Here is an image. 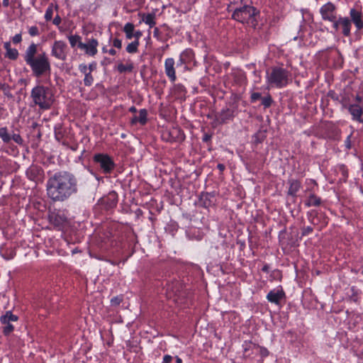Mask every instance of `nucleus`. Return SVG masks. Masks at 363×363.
<instances>
[{"label":"nucleus","instance_id":"48","mask_svg":"<svg viewBox=\"0 0 363 363\" xmlns=\"http://www.w3.org/2000/svg\"><path fill=\"white\" fill-rule=\"evenodd\" d=\"M346 147L350 149L351 145H350V137L347 138V142H346Z\"/></svg>","mask_w":363,"mask_h":363},{"label":"nucleus","instance_id":"26","mask_svg":"<svg viewBox=\"0 0 363 363\" xmlns=\"http://www.w3.org/2000/svg\"><path fill=\"white\" fill-rule=\"evenodd\" d=\"M144 22L149 25L150 27H152L155 25V16L153 14H148L143 18Z\"/></svg>","mask_w":363,"mask_h":363},{"label":"nucleus","instance_id":"9","mask_svg":"<svg viewBox=\"0 0 363 363\" xmlns=\"http://www.w3.org/2000/svg\"><path fill=\"white\" fill-rule=\"evenodd\" d=\"M97 40L95 39H91L89 40L87 43H80L79 45V48L80 49L84 50L86 54L94 56L97 52Z\"/></svg>","mask_w":363,"mask_h":363},{"label":"nucleus","instance_id":"8","mask_svg":"<svg viewBox=\"0 0 363 363\" xmlns=\"http://www.w3.org/2000/svg\"><path fill=\"white\" fill-rule=\"evenodd\" d=\"M335 6L332 3H327L320 9V13L325 20L335 21L336 16L335 15Z\"/></svg>","mask_w":363,"mask_h":363},{"label":"nucleus","instance_id":"19","mask_svg":"<svg viewBox=\"0 0 363 363\" xmlns=\"http://www.w3.org/2000/svg\"><path fill=\"white\" fill-rule=\"evenodd\" d=\"M17 320L18 317L13 315L11 311H7L4 315L1 317V322L3 324L9 323L10 321H16Z\"/></svg>","mask_w":363,"mask_h":363},{"label":"nucleus","instance_id":"28","mask_svg":"<svg viewBox=\"0 0 363 363\" xmlns=\"http://www.w3.org/2000/svg\"><path fill=\"white\" fill-rule=\"evenodd\" d=\"M272 99L269 95L262 98V104L264 108H269L272 105Z\"/></svg>","mask_w":363,"mask_h":363},{"label":"nucleus","instance_id":"55","mask_svg":"<svg viewBox=\"0 0 363 363\" xmlns=\"http://www.w3.org/2000/svg\"><path fill=\"white\" fill-rule=\"evenodd\" d=\"M102 50L104 52H107L108 51L106 48H103Z\"/></svg>","mask_w":363,"mask_h":363},{"label":"nucleus","instance_id":"49","mask_svg":"<svg viewBox=\"0 0 363 363\" xmlns=\"http://www.w3.org/2000/svg\"><path fill=\"white\" fill-rule=\"evenodd\" d=\"M94 68H95V65H92V64L89 65V72L91 73L94 70Z\"/></svg>","mask_w":363,"mask_h":363},{"label":"nucleus","instance_id":"16","mask_svg":"<svg viewBox=\"0 0 363 363\" xmlns=\"http://www.w3.org/2000/svg\"><path fill=\"white\" fill-rule=\"evenodd\" d=\"M147 111L145 109H141L139 112L138 116H134L131 119V123L135 124L137 122H140L142 125L145 124L147 121Z\"/></svg>","mask_w":363,"mask_h":363},{"label":"nucleus","instance_id":"20","mask_svg":"<svg viewBox=\"0 0 363 363\" xmlns=\"http://www.w3.org/2000/svg\"><path fill=\"white\" fill-rule=\"evenodd\" d=\"M123 31L128 39H132L134 33V25L131 23H127L123 28Z\"/></svg>","mask_w":363,"mask_h":363},{"label":"nucleus","instance_id":"51","mask_svg":"<svg viewBox=\"0 0 363 363\" xmlns=\"http://www.w3.org/2000/svg\"><path fill=\"white\" fill-rule=\"evenodd\" d=\"M269 270V267L267 265H265L262 267V271L264 272H268Z\"/></svg>","mask_w":363,"mask_h":363},{"label":"nucleus","instance_id":"25","mask_svg":"<svg viewBox=\"0 0 363 363\" xmlns=\"http://www.w3.org/2000/svg\"><path fill=\"white\" fill-rule=\"evenodd\" d=\"M5 56L9 58L10 60H15L17 59L18 56V52L15 48H11L6 52Z\"/></svg>","mask_w":363,"mask_h":363},{"label":"nucleus","instance_id":"52","mask_svg":"<svg viewBox=\"0 0 363 363\" xmlns=\"http://www.w3.org/2000/svg\"><path fill=\"white\" fill-rule=\"evenodd\" d=\"M129 111H130V112H133V113H134V112H135V111H136V108H135V106H132V107H130V108Z\"/></svg>","mask_w":363,"mask_h":363},{"label":"nucleus","instance_id":"35","mask_svg":"<svg viewBox=\"0 0 363 363\" xmlns=\"http://www.w3.org/2000/svg\"><path fill=\"white\" fill-rule=\"evenodd\" d=\"M113 45L115 47V48H117L118 49H121V47H122V42L121 40L118 39V38H115L113 41Z\"/></svg>","mask_w":363,"mask_h":363},{"label":"nucleus","instance_id":"31","mask_svg":"<svg viewBox=\"0 0 363 363\" xmlns=\"http://www.w3.org/2000/svg\"><path fill=\"white\" fill-rule=\"evenodd\" d=\"M5 327L4 328V333L7 335L9 334H10L13 330V326L10 324V323L9 322V323H6L5 324Z\"/></svg>","mask_w":363,"mask_h":363},{"label":"nucleus","instance_id":"32","mask_svg":"<svg viewBox=\"0 0 363 363\" xmlns=\"http://www.w3.org/2000/svg\"><path fill=\"white\" fill-rule=\"evenodd\" d=\"M28 33L31 36H35L39 34V30L38 27L32 26L29 28Z\"/></svg>","mask_w":363,"mask_h":363},{"label":"nucleus","instance_id":"6","mask_svg":"<svg viewBox=\"0 0 363 363\" xmlns=\"http://www.w3.org/2000/svg\"><path fill=\"white\" fill-rule=\"evenodd\" d=\"M94 162L99 164L104 173H110L115 166L113 160L106 154L95 155Z\"/></svg>","mask_w":363,"mask_h":363},{"label":"nucleus","instance_id":"43","mask_svg":"<svg viewBox=\"0 0 363 363\" xmlns=\"http://www.w3.org/2000/svg\"><path fill=\"white\" fill-rule=\"evenodd\" d=\"M4 48L6 49V52L10 50L11 48V43L10 42H6L4 43Z\"/></svg>","mask_w":363,"mask_h":363},{"label":"nucleus","instance_id":"39","mask_svg":"<svg viewBox=\"0 0 363 363\" xmlns=\"http://www.w3.org/2000/svg\"><path fill=\"white\" fill-rule=\"evenodd\" d=\"M172 360V357L170 355H165L163 358V362L162 363H170Z\"/></svg>","mask_w":363,"mask_h":363},{"label":"nucleus","instance_id":"54","mask_svg":"<svg viewBox=\"0 0 363 363\" xmlns=\"http://www.w3.org/2000/svg\"><path fill=\"white\" fill-rule=\"evenodd\" d=\"M356 100H357L358 102H359V101H362V98H361L359 96H358V95H357V96H356Z\"/></svg>","mask_w":363,"mask_h":363},{"label":"nucleus","instance_id":"23","mask_svg":"<svg viewBox=\"0 0 363 363\" xmlns=\"http://www.w3.org/2000/svg\"><path fill=\"white\" fill-rule=\"evenodd\" d=\"M68 39H69V43H70L71 46L72 48H74L77 45L79 46V45L80 43H82L81 42V37L79 35H69L68 37Z\"/></svg>","mask_w":363,"mask_h":363},{"label":"nucleus","instance_id":"21","mask_svg":"<svg viewBox=\"0 0 363 363\" xmlns=\"http://www.w3.org/2000/svg\"><path fill=\"white\" fill-rule=\"evenodd\" d=\"M0 138L6 143H9L11 141V137L9 134L6 128H0Z\"/></svg>","mask_w":363,"mask_h":363},{"label":"nucleus","instance_id":"3","mask_svg":"<svg viewBox=\"0 0 363 363\" xmlns=\"http://www.w3.org/2000/svg\"><path fill=\"white\" fill-rule=\"evenodd\" d=\"M33 103L41 109H49L53 103L52 91L42 85L35 86L30 94Z\"/></svg>","mask_w":363,"mask_h":363},{"label":"nucleus","instance_id":"45","mask_svg":"<svg viewBox=\"0 0 363 363\" xmlns=\"http://www.w3.org/2000/svg\"><path fill=\"white\" fill-rule=\"evenodd\" d=\"M3 6L8 7L9 6V0H3Z\"/></svg>","mask_w":363,"mask_h":363},{"label":"nucleus","instance_id":"56","mask_svg":"<svg viewBox=\"0 0 363 363\" xmlns=\"http://www.w3.org/2000/svg\"><path fill=\"white\" fill-rule=\"evenodd\" d=\"M157 32H158V28H156L155 29V34H156Z\"/></svg>","mask_w":363,"mask_h":363},{"label":"nucleus","instance_id":"50","mask_svg":"<svg viewBox=\"0 0 363 363\" xmlns=\"http://www.w3.org/2000/svg\"><path fill=\"white\" fill-rule=\"evenodd\" d=\"M262 354L264 356H267L268 354V351L266 349L262 350Z\"/></svg>","mask_w":363,"mask_h":363},{"label":"nucleus","instance_id":"7","mask_svg":"<svg viewBox=\"0 0 363 363\" xmlns=\"http://www.w3.org/2000/svg\"><path fill=\"white\" fill-rule=\"evenodd\" d=\"M67 45L65 42L55 41L52 48V55L60 60H65L67 57Z\"/></svg>","mask_w":363,"mask_h":363},{"label":"nucleus","instance_id":"37","mask_svg":"<svg viewBox=\"0 0 363 363\" xmlns=\"http://www.w3.org/2000/svg\"><path fill=\"white\" fill-rule=\"evenodd\" d=\"M21 34H16L13 37V43H19L21 41Z\"/></svg>","mask_w":363,"mask_h":363},{"label":"nucleus","instance_id":"11","mask_svg":"<svg viewBox=\"0 0 363 363\" xmlns=\"http://www.w3.org/2000/svg\"><path fill=\"white\" fill-rule=\"evenodd\" d=\"M284 297V293L282 290H273L270 291L267 298L269 302L279 304L280 301Z\"/></svg>","mask_w":363,"mask_h":363},{"label":"nucleus","instance_id":"5","mask_svg":"<svg viewBox=\"0 0 363 363\" xmlns=\"http://www.w3.org/2000/svg\"><path fill=\"white\" fill-rule=\"evenodd\" d=\"M289 72L281 67H273L267 77L268 83L278 88L283 87L288 83Z\"/></svg>","mask_w":363,"mask_h":363},{"label":"nucleus","instance_id":"17","mask_svg":"<svg viewBox=\"0 0 363 363\" xmlns=\"http://www.w3.org/2000/svg\"><path fill=\"white\" fill-rule=\"evenodd\" d=\"M289 189L288 191V194L292 196H296L297 191L299 190L301 187V184L298 180H290L289 181Z\"/></svg>","mask_w":363,"mask_h":363},{"label":"nucleus","instance_id":"10","mask_svg":"<svg viewBox=\"0 0 363 363\" xmlns=\"http://www.w3.org/2000/svg\"><path fill=\"white\" fill-rule=\"evenodd\" d=\"M165 73L169 78L171 82H174L176 80L174 60L173 58H167L164 62Z\"/></svg>","mask_w":363,"mask_h":363},{"label":"nucleus","instance_id":"34","mask_svg":"<svg viewBox=\"0 0 363 363\" xmlns=\"http://www.w3.org/2000/svg\"><path fill=\"white\" fill-rule=\"evenodd\" d=\"M259 99H262L261 94L258 92H254L251 95V101H255Z\"/></svg>","mask_w":363,"mask_h":363},{"label":"nucleus","instance_id":"4","mask_svg":"<svg viewBox=\"0 0 363 363\" xmlns=\"http://www.w3.org/2000/svg\"><path fill=\"white\" fill-rule=\"evenodd\" d=\"M258 11L253 6H245L240 9H235L232 18L242 23H247L252 28L257 25V16Z\"/></svg>","mask_w":363,"mask_h":363},{"label":"nucleus","instance_id":"14","mask_svg":"<svg viewBox=\"0 0 363 363\" xmlns=\"http://www.w3.org/2000/svg\"><path fill=\"white\" fill-rule=\"evenodd\" d=\"M350 16L352 21L355 24L357 29H361L363 28V21L362 20V14L358 11L354 9H351Z\"/></svg>","mask_w":363,"mask_h":363},{"label":"nucleus","instance_id":"47","mask_svg":"<svg viewBox=\"0 0 363 363\" xmlns=\"http://www.w3.org/2000/svg\"><path fill=\"white\" fill-rule=\"evenodd\" d=\"M333 22H334V27L336 29H337L338 26H340V23H339V20L338 21L335 20V21H333Z\"/></svg>","mask_w":363,"mask_h":363},{"label":"nucleus","instance_id":"13","mask_svg":"<svg viewBox=\"0 0 363 363\" xmlns=\"http://www.w3.org/2000/svg\"><path fill=\"white\" fill-rule=\"evenodd\" d=\"M50 221L57 227H61L67 223V220L64 214L52 213L50 216Z\"/></svg>","mask_w":363,"mask_h":363},{"label":"nucleus","instance_id":"40","mask_svg":"<svg viewBox=\"0 0 363 363\" xmlns=\"http://www.w3.org/2000/svg\"><path fill=\"white\" fill-rule=\"evenodd\" d=\"M142 36V32L137 30L133 33V38H135V40H139V38Z\"/></svg>","mask_w":363,"mask_h":363},{"label":"nucleus","instance_id":"38","mask_svg":"<svg viewBox=\"0 0 363 363\" xmlns=\"http://www.w3.org/2000/svg\"><path fill=\"white\" fill-rule=\"evenodd\" d=\"M61 21H62L61 18L58 15H57L55 16V18L53 19L52 23L55 26H59L61 23Z\"/></svg>","mask_w":363,"mask_h":363},{"label":"nucleus","instance_id":"53","mask_svg":"<svg viewBox=\"0 0 363 363\" xmlns=\"http://www.w3.org/2000/svg\"><path fill=\"white\" fill-rule=\"evenodd\" d=\"M176 362H177V363H182V359H181V358H179V357H176Z\"/></svg>","mask_w":363,"mask_h":363},{"label":"nucleus","instance_id":"42","mask_svg":"<svg viewBox=\"0 0 363 363\" xmlns=\"http://www.w3.org/2000/svg\"><path fill=\"white\" fill-rule=\"evenodd\" d=\"M79 69H80V71H81L82 72H83L84 74H86V73H88V72H87V69H88V68H87L86 65H80V66H79Z\"/></svg>","mask_w":363,"mask_h":363},{"label":"nucleus","instance_id":"15","mask_svg":"<svg viewBox=\"0 0 363 363\" xmlns=\"http://www.w3.org/2000/svg\"><path fill=\"white\" fill-rule=\"evenodd\" d=\"M339 23L342 28V33L345 36H348L350 34L351 22L347 18H340L339 19Z\"/></svg>","mask_w":363,"mask_h":363},{"label":"nucleus","instance_id":"41","mask_svg":"<svg viewBox=\"0 0 363 363\" xmlns=\"http://www.w3.org/2000/svg\"><path fill=\"white\" fill-rule=\"evenodd\" d=\"M211 138V135L210 134H208V133H205L203 135V141L205 142V143H208V141H210Z\"/></svg>","mask_w":363,"mask_h":363},{"label":"nucleus","instance_id":"44","mask_svg":"<svg viewBox=\"0 0 363 363\" xmlns=\"http://www.w3.org/2000/svg\"><path fill=\"white\" fill-rule=\"evenodd\" d=\"M218 168L221 172H223V171L225 169V165H224V164H218Z\"/></svg>","mask_w":363,"mask_h":363},{"label":"nucleus","instance_id":"12","mask_svg":"<svg viewBox=\"0 0 363 363\" xmlns=\"http://www.w3.org/2000/svg\"><path fill=\"white\" fill-rule=\"evenodd\" d=\"M349 111L354 120L363 122V109L357 104H352L349 107Z\"/></svg>","mask_w":363,"mask_h":363},{"label":"nucleus","instance_id":"27","mask_svg":"<svg viewBox=\"0 0 363 363\" xmlns=\"http://www.w3.org/2000/svg\"><path fill=\"white\" fill-rule=\"evenodd\" d=\"M84 83L85 86H89L93 84L94 78L90 72L86 73L84 74Z\"/></svg>","mask_w":363,"mask_h":363},{"label":"nucleus","instance_id":"57","mask_svg":"<svg viewBox=\"0 0 363 363\" xmlns=\"http://www.w3.org/2000/svg\"><path fill=\"white\" fill-rule=\"evenodd\" d=\"M170 289H172V286H168L167 290H170Z\"/></svg>","mask_w":363,"mask_h":363},{"label":"nucleus","instance_id":"1","mask_svg":"<svg viewBox=\"0 0 363 363\" xmlns=\"http://www.w3.org/2000/svg\"><path fill=\"white\" fill-rule=\"evenodd\" d=\"M78 191L77 179L67 171L56 172L47 182V193L54 201H65Z\"/></svg>","mask_w":363,"mask_h":363},{"label":"nucleus","instance_id":"22","mask_svg":"<svg viewBox=\"0 0 363 363\" xmlns=\"http://www.w3.org/2000/svg\"><path fill=\"white\" fill-rule=\"evenodd\" d=\"M139 46V40H135L129 43L126 47V51L128 53H135L138 52Z\"/></svg>","mask_w":363,"mask_h":363},{"label":"nucleus","instance_id":"2","mask_svg":"<svg viewBox=\"0 0 363 363\" xmlns=\"http://www.w3.org/2000/svg\"><path fill=\"white\" fill-rule=\"evenodd\" d=\"M38 45L31 43L24 54V60L30 66L33 74L35 77H40L50 74L51 67L47 54L43 52L37 55Z\"/></svg>","mask_w":363,"mask_h":363},{"label":"nucleus","instance_id":"33","mask_svg":"<svg viewBox=\"0 0 363 363\" xmlns=\"http://www.w3.org/2000/svg\"><path fill=\"white\" fill-rule=\"evenodd\" d=\"M11 138L18 144H22L23 143V139L18 134H13Z\"/></svg>","mask_w":363,"mask_h":363},{"label":"nucleus","instance_id":"29","mask_svg":"<svg viewBox=\"0 0 363 363\" xmlns=\"http://www.w3.org/2000/svg\"><path fill=\"white\" fill-rule=\"evenodd\" d=\"M123 301L122 296H117L111 299V304L112 306H118Z\"/></svg>","mask_w":363,"mask_h":363},{"label":"nucleus","instance_id":"18","mask_svg":"<svg viewBox=\"0 0 363 363\" xmlns=\"http://www.w3.org/2000/svg\"><path fill=\"white\" fill-rule=\"evenodd\" d=\"M321 203V200L319 197L314 194L310 195L308 200L306 201V206H318Z\"/></svg>","mask_w":363,"mask_h":363},{"label":"nucleus","instance_id":"36","mask_svg":"<svg viewBox=\"0 0 363 363\" xmlns=\"http://www.w3.org/2000/svg\"><path fill=\"white\" fill-rule=\"evenodd\" d=\"M313 231V228L311 226H307L306 228H303L302 229V235H306L309 233H311Z\"/></svg>","mask_w":363,"mask_h":363},{"label":"nucleus","instance_id":"30","mask_svg":"<svg viewBox=\"0 0 363 363\" xmlns=\"http://www.w3.org/2000/svg\"><path fill=\"white\" fill-rule=\"evenodd\" d=\"M53 15V8L52 6H50L45 12V18L47 21H49L52 19Z\"/></svg>","mask_w":363,"mask_h":363},{"label":"nucleus","instance_id":"46","mask_svg":"<svg viewBox=\"0 0 363 363\" xmlns=\"http://www.w3.org/2000/svg\"><path fill=\"white\" fill-rule=\"evenodd\" d=\"M108 52L111 55H115L116 54V51L114 49H110Z\"/></svg>","mask_w":363,"mask_h":363},{"label":"nucleus","instance_id":"24","mask_svg":"<svg viewBox=\"0 0 363 363\" xmlns=\"http://www.w3.org/2000/svg\"><path fill=\"white\" fill-rule=\"evenodd\" d=\"M133 69V64L123 65L119 64L118 66V70L119 72L123 73L125 72H131Z\"/></svg>","mask_w":363,"mask_h":363}]
</instances>
